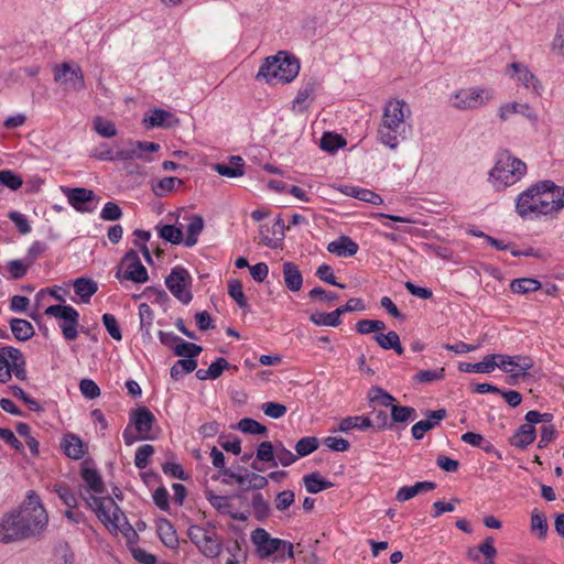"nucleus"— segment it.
<instances>
[{"mask_svg": "<svg viewBox=\"0 0 564 564\" xmlns=\"http://www.w3.org/2000/svg\"><path fill=\"white\" fill-rule=\"evenodd\" d=\"M369 402H378L382 406H389L395 399L380 387H371L368 391Z\"/></svg>", "mask_w": 564, "mask_h": 564, "instance_id": "48", "label": "nucleus"}, {"mask_svg": "<svg viewBox=\"0 0 564 564\" xmlns=\"http://www.w3.org/2000/svg\"><path fill=\"white\" fill-rule=\"evenodd\" d=\"M139 316L141 330H145L147 333H149L154 318V314L151 306L148 303H141L139 305Z\"/></svg>", "mask_w": 564, "mask_h": 564, "instance_id": "59", "label": "nucleus"}, {"mask_svg": "<svg viewBox=\"0 0 564 564\" xmlns=\"http://www.w3.org/2000/svg\"><path fill=\"white\" fill-rule=\"evenodd\" d=\"M358 245L348 236H340L327 246V251L337 257H352L358 252Z\"/></svg>", "mask_w": 564, "mask_h": 564, "instance_id": "23", "label": "nucleus"}, {"mask_svg": "<svg viewBox=\"0 0 564 564\" xmlns=\"http://www.w3.org/2000/svg\"><path fill=\"white\" fill-rule=\"evenodd\" d=\"M191 282V274L182 267L173 268L165 279L169 291L183 304H188L193 299L189 290Z\"/></svg>", "mask_w": 564, "mask_h": 564, "instance_id": "14", "label": "nucleus"}, {"mask_svg": "<svg viewBox=\"0 0 564 564\" xmlns=\"http://www.w3.org/2000/svg\"><path fill=\"white\" fill-rule=\"evenodd\" d=\"M539 196V186L538 183H535L518 196L516 204L517 213L522 218L541 216L542 210L539 206L540 203L538 202L540 200Z\"/></svg>", "mask_w": 564, "mask_h": 564, "instance_id": "19", "label": "nucleus"}, {"mask_svg": "<svg viewBox=\"0 0 564 564\" xmlns=\"http://www.w3.org/2000/svg\"><path fill=\"white\" fill-rule=\"evenodd\" d=\"M386 329V324L379 319H360L356 324V330L359 334L366 335L372 332H380Z\"/></svg>", "mask_w": 564, "mask_h": 564, "instance_id": "50", "label": "nucleus"}, {"mask_svg": "<svg viewBox=\"0 0 564 564\" xmlns=\"http://www.w3.org/2000/svg\"><path fill=\"white\" fill-rule=\"evenodd\" d=\"M510 68L517 76L518 82L528 90H531L534 95L539 96L542 90L540 80L532 74L527 66L520 63H512Z\"/></svg>", "mask_w": 564, "mask_h": 564, "instance_id": "22", "label": "nucleus"}, {"mask_svg": "<svg viewBox=\"0 0 564 564\" xmlns=\"http://www.w3.org/2000/svg\"><path fill=\"white\" fill-rule=\"evenodd\" d=\"M94 129L102 138H112L117 135V129L115 124L111 121L105 120L100 117H97L94 120Z\"/></svg>", "mask_w": 564, "mask_h": 564, "instance_id": "52", "label": "nucleus"}, {"mask_svg": "<svg viewBox=\"0 0 564 564\" xmlns=\"http://www.w3.org/2000/svg\"><path fill=\"white\" fill-rule=\"evenodd\" d=\"M63 194L66 196L68 204L79 213H91L95 210L98 197L94 191L85 187H61Z\"/></svg>", "mask_w": 564, "mask_h": 564, "instance_id": "16", "label": "nucleus"}, {"mask_svg": "<svg viewBox=\"0 0 564 564\" xmlns=\"http://www.w3.org/2000/svg\"><path fill=\"white\" fill-rule=\"evenodd\" d=\"M12 375L19 380L26 379L25 359L20 349L4 346L0 348V382H8Z\"/></svg>", "mask_w": 564, "mask_h": 564, "instance_id": "9", "label": "nucleus"}, {"mask_svg": "<svg viewBox=\"0 0 564 564\" xmlns=\"http://www.w3.org/2000/svg\"><path fill=\"white\" fill-rule=\"evenodd\" d=\"M445 376V369L438 368L434 370H421L414 376V380L419 383H430L442 380Z\"/></svg>", "mask_w": 564, "mask_h": 564, "instance_id": "56", "label": "nucleus"}, {"mask_svg": "<svg viewBox=\"0 0 564 564\" xmlns=\"http://www.w3.org/2000/svg\"><path fill=\"white\" fill-rule=\"evenodd\" d=\"M275 459L278 465L280 464L283 467H288L297 460V456L279 442L276 443Z\"/></svg>", "mask_w": 564, "mask_h": 564, "instance_id": "57", "label": "nucleus"}, {"mask_svg": "<svg viewBox=\"0 0 564 564\" xmlns=\"http://www.w3.org/2000/svg\"><path fill=\"white\" fill-rule=\"evenodd\" d=\"M525 173L527 164L506 150L498 154V159L489 172L488 181L495 189L503 191L518 183Z\"/></svg>", "mask_w": 564, "mask_h": 564, "instance_id": "3", "label": "nucleus"}, {"mask_svg": "<svg viewBox=\"0 0 564 564\" xmlns=\"http://www.w3.org/2000/svg\"><path fill=\"white\" fill-rule=\"evenodd\" d=\"M54 80L67 88L79 91L85 88V79L79 65L64 62L54 67Z\"/></svg>", "mask_w": 564, "mask_h": 564, "instance_id": "17", "label": "nucleus"}, {"mask_svg": "<svg viewBox=\"0 0 564 564\" xmlns=\"http://www.w3.org/2000/svg\"><path fill=\"white\" fill-rule=\"evenodd\" d=\"M251 507L253 510L254 518L258 521H263L270 514V507L267 500H264L261 494H256L251 500Z\"/></svg>", "mask_w": 564, "mask_h": 564, "instance_id": "44", "label": "nucleus"}, {"mask_svg": "<svg viewBox=\"0 0 564 564\" xmlns=\"http://www.w3.org/2000/svg\"><path fill=\"white\" fill-rule=\"evenodd\" d=\"M83 480L95 495L83 496L86 505L96 513L97 518L106 525L111 533L121 531L128 542L138 539L137 532L130 525L127 517L116 503L112 497H98L106 491L105 484L99 471L95 468L83 467L80 470Z\"/></svg>", "mask_w": 564, "mask_h": 564, "instance_id": "1", "label": "nucleus"}, {"mask_svg": "<svg viewBox=\"0 0 564 564\" xmlns=\"http://www.w3.org/2000/svg\"><path fill=\"white\" fill-rule=\"evenodd\" d=\"M154 447L150 444L140 446L134 455V465L139 469H144L149 464V458L153 455Z\"/></svg>", "mask_w": 564, "mask_h": 564, "instance_id": "55", "label": "nucleus"}, {"mask_svg": "<svg viewBox=\"0 0 564 564\" xmlns=\"http://www.w3.org/2000/svg\"><path fill=\"white\" fill-rule=\"evenodd\" d=\"M186 228V237L184 238V246L187 248L194 247L198 241V236L204 229V219L200 215H191Z\"/></svg>", "mask_w": 564, "mask_h": 564, "instance_id": "28", "label": "nucleus"}, {"mask_svg": "<svg viewBox=\"0 0 564 564\" xmlns=\"http://www.w3.org/2000/svg\"><path fill=\"white\" fill-rule=\"evenodd\" d=\"M340 192L346 196H350L372 205H381L383 203V199L379 194L368 188H361L357 186H341Z\"/></svg>", "mask_w": 564, "mask_h": 564, "instance_id": "25", "label": "nucleus"}, {"mask_svg": "<svg viewBox=\"0 0 564 564\" xmlns=\"http://www.w3.org/2000/svg\"><path fill=\"white\" fill-rule=\"evenodd\" d=\"M317 83L315 79L310 78L305 82L297 91L295 99L293 100V109L304 111L307 109V101L313 99Z\"/></svg>", "mask_w": 564, "mask_h": 564, "instance_id": "29", "label": "nucleus"}, {"mask_svg": "<svg viewBox=\"0 0 564 564\" xmlns=\"http://www.w3.org/2000/svg\"><path fill=\"white\" fill-rule=\"evenodd\" d=\"M494 91L482 86H471L458 89L449 97V105L457 110H475L489 104Z\"/></svg>", "mask_w": 564, "mask_h": 564, "instance_id": "7", "label": "nucleus"}, {"mask_svg": "<svg viewBox=\"0 0 564 564\" xmlns=\"http://www.w3.org/2000/svg\"><path fill=\"white\" fill-rule=\"evenodd\" d=\"M173 349L176 356L192 359H195L203 351L202 346L194 343L183 341L182 339L174 346Z\"/></svg>", "mask_w": 564, "mask_h": 564, "instance_id": "47", "label": "nucleus"}, {"mask_svg": "<svg viewBox=\"0 0 564 564\" xmlns=\"http://www.w3.org/2000/svg\"><path fill=\"white\" fill-rule=\"evenodd\" d=\"M310 321L317 326L337 327L341 324L337 308L330 313L316 312L310 316Z\"/></svg>", "mask_w": 564, "mask_h": 564, "instance_id": "39", "label": "nucleus"}, {"mask_svg": "<svg viewBox=\"0 0 564 564\" xmlns=\"http://www.w3.org/2000/svg\"><path fill=\"white\" fill-rule=\"evenodd\" d=\"M413 414H415V410L413 408L391 404V420L393 422H406Z\"/></svg>", "mask_w": 564, "mask_h": 564, "instance_id": "58", "label": "nucleus"}, {"mask_svg": "<svg viewBox=\"0 0 564 564\" xmlns=\"http://www.w3.org/2000/svg\"><path fill=\"white\" fill-rule=\"evenodd\" d=\"M282 272L285 286L292 292L300 291L303 285V276L299 267L295 263L288 261L283 263Z\"/></svg>", "mask_w": 564, "mask_h": 564, "instance_id": "24", "label": "nucleus"}, {"mask_svg": "<svg viewBox=\"0 0 564 564\" xmlns=\"http://www.w3.org/2000/svg\"><path fill=\"white\" fill-rule=\"evenodd\" d=\"M372 420H370L368 416H347L340 420L338 424V431L343 433H347L354 429H357L359 431H366L372 427Z\"/></svg>", "mask_w": 564, "mask_h": 564, "instance_id": "32", "label": "nucleus"}, {"mask_svg": "<svg viewBox=\"0 0 564 564\" xmlns=\"http://www.w3.org/2000/svg\"><path fill=\"white\" fill-rule=\"evenodd\" d=\"M116 278L120 281L128 280L134 283H144L149 280L148 271L135 250H129L123 256L116 272Z\"/></svg>", "mask_w": 564, "mask_h": 564, "instance_id": "13", "label": "nucleus"}, {"mask_svg": "<svg viewBox=\"0 0 564 564\" xmlns=\"http://www.w3.org/2000/svg\"><path fill=\"white\" fill-rule=\"evenodd\" d=\"M373 338L383 349H393L398 355H402L404 351L401 346L399 335L393 330H390L387 334H377Z\"/></svg>", "mask_w": 564, "mask_h": 564, "instance_id": "36", "label": "nucleus"}, {"mask_svg": "<svg viewBox=\"0 0 564 564\" xmlns=\"http://www.w3.org/2000/svg\"><path fill=\"white\" fill-rule=\"evenodd\" d=\"M62 447L65 455L72 459H80L85 454L83 441L76 434H66Z\"/></svg>", "mask_w": 564, "mask_h": 564, "instance_id": "30", "label": "nucleus"}, {"mask_svg": "<svg viewBox=\"0 0 564 564\" xmlns=\"http://www.w3.org/2000/svg\"><path fill=\"white\" fill-rule=\"evenodd\" d=\"M187 536L204 556L214 558L220 554L221 540L214 527L191 525L187 530Z\"/></svg>", "mask_w": 564, "mask_h": 564, "instance_id": "8", "label": "nucleus"}, {"mask_svg": "<svg viewBox=\"0 0 564 564\" xmlns=\"http://www.w3.org/2000/svg\"><path fill=\"white\" fill-rule=\"evenodd\" d=\"M17 511L23 527L30 528V530H26L29 538L40 533L47 524V512L41 502L40 496L34 491L29 492L26 501Z\"/></svg>", "mask_w": 564, "mask_h": 564, "instance_id": "6", "label": "nucleus"}, {"mask_svg": "<svg viewBox=\"0 0 564 564\" xmlns=\"http://www.w3.org/2000/svg\"><path fill=\"white\" fill-rule=\"evenodd\" d=\"M0 184L12 191H17L22 186L23 180L11 170H3L0 171Z\"/></svg>", "mask_w": 564, "mask_h": 564, "instance_id": "51", "label": "nucleus"}, {"mask_svg": "<svg viewBox=\"0 0 564 564\" xmlns=\"http://www.w3.org/2000/svg\"><path fill=\"white\" fill-rule=\"evenodd\" d=\"M156 419L147 406H139L130 412V422L122 432L124 444L130 446L137 441L153 440L152 427Z\"/></svg>", "mask_w": 564, "mask_h": 564, "instance_id": "5", "label": "nucleus"}, {"mask_svg": "<svg viewBox=\"0 0 564 564\" xmlns=\"http://www.w3.org/2000/svg\"><path fill=\"white\" fill-rule=\"evenodd\" d=\"M536 432L531 424H522L513 434L510 444L519 449L527 448L535 440Z\"/></svg>", "mask_w": 564, "mask_h": 564, "instance_id": "27", "label": "nucleus"}, {"mask_svg": "<svg viewBox=\"0 0 564 564\" xmlns=\"http://www.w3.org/2000/svg\"><path fill=\"white\" fill-rule=\"evenodd\" d=\"M58 564H74L75 555L67 543H61L55 549Z\"/></svg>", "mask_w": 564, "mask_h": 564, "instance_id": "63", "label": "nucleus"}, {"mask_svg": "<svg viewBox=\"0 0 564 564\" xmlns=\"http://www.w3.org/2000/svg\"><path fill=\"white\" fill-rule=\"evenodd\" d=\"M345 144L344 139L330 132L324 133L321 139V148L327 152H334Z\"/></svg>", "mask_w": 564, "mask_h": 564, "instance_id": "54", "label": "nucleus"}, {"mask_svg": "<svg viewBox=\"0 0 564 564\" xmlns=\"http://www.w3.org/2000/svg\"><path fill=\"white\" fill-rule=\"evenodd\" d=\"M541 288V282L532 278H519L512 280L510 283V290L516 294L532 293L539 291Z\"/></svg>", "mask_w": 564, "mask_h": 564, "instance_id": "35", "label": "nucleus"}, {"mask_svg": "<svg viewBox=\"0 0 564 564\" xmlns=\"http://www.w3.org/2000/svg\"><path fill=\"white\" fill-rule=\"evenodd\" d=\"M495 357L492 355H487L484 359L476 364L470 362H462L459 364V370L463 372H474V373H490L495 369Z\"/></svg>", "mask_w": 564, "mask_h": 564, "instance_id": "33", "label": "nucleus"}, {"mask_svg": "<svg viewBox=\"0 0 564 564\" xmlns=\"http://www.w3.org/2000/svg\"><path fill=\"white\" fill-rule=\"evenodd\" d=\"M156 532L161 542L170 549H175L178 545V538L176 530L171 521L167 519H160L156 524Z\"/></svg>", "mask_w": 564, "mask_h": 564, "instance_id": "26", "label": "nucleus"}, {"mask_svg": "<svg viewBox=\"0 0 564 564\" xmlns=\"http://www.w3.org/2000/svg\"><path fill=\"white\" fill-rule=\"evenodd\" d=\"M196 359H180L172 366L170 370L171 378L174 380H180L184 375L193 372L196 369Z\"/></svg>", "mask_w": 564, "mask_h": 564, "instance_id": "40", "label": "nucleus"}, {"mask_svg": "<svg viewBox=\"0 0 564 564\" xmlns=\"http://www.w3.org/2000/svg\"><path fill=\"white\" fill-rule=\"evenodd\" d=\"M511 115H521L528 119L532 124H536L539 116L536 111L528 104H520L517 101L506 102L498 109V117L501 121H507Z\"/></svg>", "mask_w": 564, "mask_h": 564, "instance_id": "20", "label": "nucleus"}, {"mask_svg": "<svg viewBox=\"0 0 564 564\" xmlns=\"http://www.w3.org/2000/svg\"><path fill=\"white\" fill-rule=\"evenodd\" d=\"M251 542L256 545L259 557H269L280 552L281 546L289 547V558H294L293 544L289 541L272 538L267 530L257 528L251 532Z\"/></svg>", "mask_w": 564, "mask_h": 564, "instance_id": "12", "label": "nucleus"}, {"mask_svg": "<svg viewBox=\"0 0 564 564\" xmlns=\"http://www.w3.org/2000/svg\"><path fill=\"white\" fill-rule=\"evenodd\" d=\"M26 530H30V528L26 525L23 527L18 511H14L4 517L0 522V542L10 543L26 539L29 538Z\"/></svg>", "mask_w": 564, "mask_h": 564, "instance_id": "18", "label": "nucleus"}, {"mask_svg": "<svg viewBox=\"0 0 564 564\" xmlns=\"http://www.w3.org/2000/svg\"><path fill=\"white\" fill-rule=\"evenodd\" d=\"M45 314L61 318L64 323L61 325L63 336L67 340H74L78 336V312L69 305H51L45 310Z\"/></svg>", "mask_w": 564, "mask_h": 564, "instance_id": "15", "label": "nucleus"}, {"mask_svg": "<svg viewBox=\"0 0 564 564\" xmlns=\"http://www.w3.org/2000/svg\"><path fill=\"white\" fill-rule=\"evenodd\" d=\"M74 290L84 303H88L90 297L98 291V285L91 279L78 278L74 282Z\"/></svg>", "mask_w": 564, "mask_h": 564, "instance_id": "34", "label": "nucleus"}, {"mask_svg": "<svg viewBox=\"0 0 564 564\" xmlns=\"http://www.w3.org/2000/svg\"><path fill=\"white\" fill-rule=\"evenodd\" d=\"M275 451H276V444L273 445L269 441L261 442L258 445L257 448V460L264 462V463H271L272 467H278V462L275 459Z\"/></svg>", "mask_w": 564, "mask_h": 564, "instance_id": "41", "label": "nucleus"}, {"mask_svg": "<svg viewBox=\"0 0 564 564\" xmlns=\"http://www.w3.org/2000/svg\"><path fill=\"white\" fill-rule=\"evenodd\" d=\"M303 481L310 494H317L334 486L333 482L322 478L318 473L305 475Z\"/></svg>", "mask_w": 564, "mask_h": 564, "instance_id": "37", "label": "nucleus"}, {"mask_svg": "<svg viewBox=\"0 0 564 564\" xmlns=\"http://www.w3.org/2000/svg\"><path fill=\"white\" fill-rule=\"evenodd\" d=\"M238 429L242 433L251 435H267L268 433V429L263 424L250 417L241 419L238 422Z\"/></svg>", "mask_w": 564, "mask_h": 564, "instance_id": "43", "label": "nucleus"}, {"mask_svg": "<svg viewBox=\"0 0 564 564\" xmlns=\"http://www.w3.org/2000/svg\"><path fill=\"white\" fill-rule=\"evenodd\" d=\"M295 500V494L292 490H283L279 492L274 499L275 509L279 511H285L289 509Z\"/></svg>", "mask_w": 564, "mask_h": 564, "instance_id": "61", "label": "nucleus"}, {"mask_svg": "<svg viewBox=\"0 0 564 564\" xmlns=\"http://www.w3.org/2000/svg\"><path fill=\"white\" fill-rule=\"evenodd\" d=\"M102 324L107 329L108 334L116 340H121L122 335L115 315L105 313L102 315Z\"/></svg>", "mask_w": 564, "mask_h": 564, "instance_id": "60", "label": "nucleus"}, {"mask_svg": "<svg viewBox=\"0 0 564 564\" xmlns=\"http://www.w3.org/2000/svg\"><path fill=\"white\" fill-rule=\"evenodd\" d=\"M10 328L14 338L19 341H26L35 334L33 325L26 319L11 318Z\"/></svg>", "mask_w": 564, "mask_h": 564, "instance_id": "31", "label": "nucleus"}, {"mask_svg": "<svg viewBox=\"0 0 564 564\" xmlns=\"http://www.w3.org/2000/svg\"><path fill=\"white\" fill-rule=\"evenodd\" d=\"M446 417V410L438 409L426 412V420L416 422L412 429V436L415 440H422L424 434L434 429L443 419Z\"/></svg>", "mask_w": 564, "mask_h": 564, "instance_id": "21", "label": "nucleus"}, {"mask_svg": "<svg viewBox=\"0 0 564 564\" xmlns=\"http://www.w3.org/2000/svg\"><path fill=\"white\" fill-rule=\"evenodd\" d=\"M318 448V440L315 436H305L295 444L296 456L304 457Z\"/></svg>", "mask_w": 564, "mask_h": 564, "instance_id": "46", "label": "nucleus"}, {"mask_svg": "<svg viewBox=\"0 0 564 564\" xmlns=\"http://www.w3.org/2000/svg\"><path fill=\"white\" fill-rule=\"evenodd\" d=\"M299 72V61L286 52H279L276 55L264 59L257 78H263L269 84H288L297 76Z\"/></svg>", "mask_w": 564, "mask_h": 564, "instance_id": "4", "label": "nucleus"}, {"mask_svg": "<svg viewBox=\"0 0 564 564\" xmlns=\"http://www.w3.org/2000/svg\"><path fill=\"white\" fill-rule=\"evenodd\" d=\"M52 491L55 492L58 496V498L63 501V503L68 508L77 507L76 495L67 485L55 484L53 485Z\"/></svg>", "mask_w": 564, "mask_h": 564, "instance_id": "42", "label": "nucleus"}, {"mask_svg": "<svg viewBox=\"0 0 564 564\" xmlns=\"http://www.w3.org/2000/svg\"><path fill=\"white\" fill-rule=\"evenodd\" d=\"M172 118L173 116L170 112L163 109H154L148 118H144V122L151 128L170 127L171 122L169 120Z\"/></svg>", "mask_w": 564, "mask_h": 564, "instance_id": "45", "label": "nucleus"}, {"mask_svg": "<svg viewBox=\"0 0 564 564\" xmlns=\"http://www.w3.org/2000/svg\"><path fill=\"white\" fill-rule=\"evenodd\" d=\"M411 115V108L404 100H389L384 106L378 128V138L381 143L392 150L397 149L400 140L406 139L411 130V124L406 121Z\"/></svg>", "mask_w": 564, "mask_h": 564, "instance_id": "2", "label": "nucleus"}, {"mask_svg": "<svg viewBox=\"0 0 564 564\" xmlns=\"http://www.w3.org/2000/svg\"><path fill=\"white\" fill-rule=\"evenodd\" d=\"M228 293L235 300L239 307H247V300L239 280H230L228 283Z\"/></svg>", "mask_w": 564, "mask_h": 564, "instance_id": "53", "label": "nucleus"}, {"mask_svg": "<svg viewBox=\"0 0 564 564\" xmlns=\"http://www.w3.org/2000/svg\"><path fill=\"white\" fill-rule=\"evenodd\" d=\"M47 246L43 241H34L28 249L26 256L24 257L25 262L32 265L45 251Z\"/></svg>", "mask_w": 564, "mask_h": 564, "instance_id": "62", "label": "nucleus"}, {"mask_svg": "<svg viewBox=\"0 0 564 564\" xmlns=\"http://www.w3.org/2000/svg\"><path fill=\"white\" fill-rule=\"evenodd\" d=\"M155 229L158 235L163 240L171 242L172 245L184 243L183 231L181 228L174 225H156Z\"/></svg>", "mask_w": 564, "mask_h": 564, "instance_id": "38", "label": "nucleus"}, {"mask_svg": "<svg viewBox=\"0 0 564 564\" xmlns=\"http://www.w3.org/2000/svg\"><path fill=\"white\" fill-rule=\"evenodd\" d=\"M540 208L543 216L553 215L564 208V187L552 181L538 182Z\"/></svg>", "mask_w": 564, "mask_h": 564, "instance_id": "11", "label": "nucleus"}, {"mask_svg": "<svg viewBox=\"0 0 564 564\" xmlns=\"http://www.w3.org/2000/svg\"><path fill=\"white\" fill-rule=\"evenodd\" d=\"M496 364L495 368H499L506 373H509L510 383L517 382L519 378L528 376V370L534 365L533 359L530 356L516 355L508 356L502 354H492Z\"/></svg>", "mask_w": 564, "mask_h": 564, "instance_id": "10", "label": "nucleus"}, {"mask_svg": "<svg viewBox=\"0 0 564 564\" xmlns=\"http://www.w3.org/2000/svg\"><path fill=\"white\" fill-rule=\"evenodd\" d=\"M552 50L561 56H564V18L557 25L555 37L552 42Z\"/></svg>", "mask_w": 564, "mask_h": 564, "instance_id": "64", "label": "nucleus"}, {"mask_svg": "<svg viewBox=\"0 0 564 564\" xmlns=\"http://www.w3.org/2000/svg\"><path fill=\"white\" fill-rule=\"evenodd\" d=\"M182 180L177 177H163L158 182V184L153 187L154 194L158 197H162L165 194L172 192L176 185H182Z\"/></svg>", "mask_w": 564, "mask_h": 564, "instance_id": "49", "label": "nucleus"}]
</instances>
